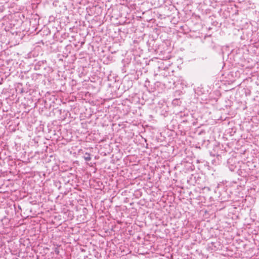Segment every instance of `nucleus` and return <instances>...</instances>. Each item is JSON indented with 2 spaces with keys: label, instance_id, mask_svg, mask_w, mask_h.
Segmentation results:
<instances>
[{
  "label": "nucleus",
  "instance_id": "1",
  "mask_svg": "<svg viewBox=\"0 0 259 259\" xmlns=\"http://www.w3.org/2000/svg\"><path fill=\"white\" fill-rule=\"evenodd\" d=\"M87 156H84V159L86 160V161H89L91 160V158L90 157V154H86Z\"/></svg>",
  "mask_w": 259,
  "mask_h": 259
}]
</instances>
